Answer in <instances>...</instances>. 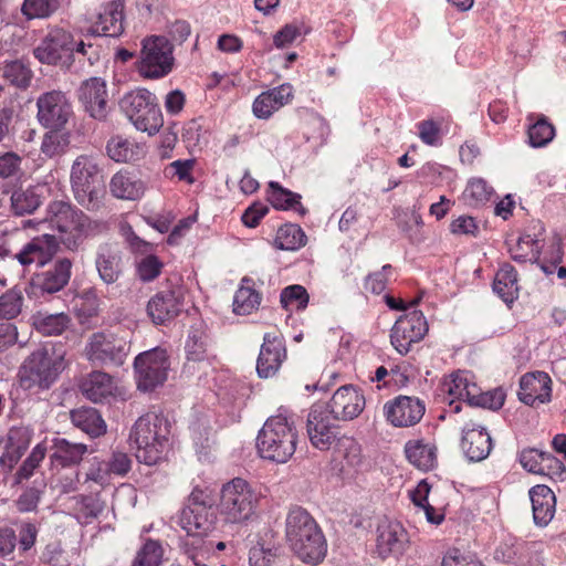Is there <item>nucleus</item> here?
I'll return each instance as SVG.
<instances>
[{"mask_svg":"<svg viewBox=\"0 0 566 566\" xmlns=\"http://www.w3.org/2000/svg\"><path fill=\"white\" fill-rule=\"evenodd\" d=\"M72 262L69 259H60L48 270L35 274L32 286L43 293H56L69 283Z\"/></svg>","mask_w":566,"mask_h":566,"instance_id":"nucleus-27","label":"nucleus"},{"mask_svg":"<svg viewBox=\"0 0 566 566\" xmlns=\"http://www.w3.org/2000/svg\"><path fill=\"white\" fill-rule=\"evenodd\" d=\"M4 77L20 88H27L32 80L31 69L22 61H12L4 66Z\"/></svg>","mask_w":566,"mask_h":566,"instance_id":"nucleus-53","label":"nucleus"},{"mask_svg":"<svg viewBox=\"0 0 566 566\" xmlns=\"http://www.w3.org/2000/svg\"><path fill=\"white\" fill-rule=\"evenodd\" d=\"M301 196L283 188L279 182L269 184L268 200L277 210H294L301 216L306 213V209L300 202Z\"/></svg>","mask_w":566,"mask_h":566,"instance_id":"nucleus-39","label":"nucleus"},{"mask_svg":"<svg viewBox=\"0 0 566 566\" xmlns=\"http://www.w3.org/2000/svg\"><path fill=\"white\" fill-rule=\"evenodd\" d=\"M256 503L251 485L244 479L234 478L223 484L218 506L224 522L243 524L254 514Z\"/></svg>","mask_w":566,"mask_h":566,"instance_id":"nucleus-5","label":"nucleus"},{"mask_svg":"<svg viewBox=\"0 0 566 566\" xmlns=\"http://www.w3.org/2000/svg\"><path fill=\"white\" fill-rule=\"evenodd\" d=\"M59 248L57 240L52 234H42L33 238L15 254L18 262L28 266L36 264L43 266L52 260Z\"/></svg>","mask_w":566,"mask_h":566,"instance_id":"nucleus-21","label":"nucleus"},{"mask_svg":"<svg viewBox=\"0 0 566 566\" xmlns=\"http://www.w3.org/2000/svg\"><path fill=\"white\" fill-rule=\"evenodd\" d=\"M106 154L116 163H132L145 156V148L134 140L116 135L108 139Z\"/></svg>","mask_w":566,"mask_h":566,"instance_id":"nucleus-35","label":"nucleus"},{"mask_svg":"<svg viewBox=\"0 0 566 566\" xmlns=\"http://www.w3.org/2000/svg\"><path fill=\"white\" fill-rule=\"evenodd\" d=\"M184 301L185 289L182 285L168 280L167 285L148 301L147 313L155 324H166L182 312Z\"/></svg>","mask_w":566,"mask_h":566,"instance_id":"nucleus-10","label":"nucleus"},{"mask_svg":"<svg viewBox=\"0 0 566 566\" xmlns=\"http://www.w3.org/2000/svg\"><path fill=\"white\" fill-rule=\"evenodd\" d=\"M285 537L303 563L318 565L326 556L325 536L314 517L302 507L290 510L285 521Z\"/></svg>","mask_w":566,"mask_h":566,"instance_id":"nucleus-1","label":"nucleus"},{"mask_svg":"<svg viewBox=\"0 0 566 566\" xmlns=\"http://www.w3.org/2000/svg\"><path fill=\"white\" fill-rule=\"evenodd\" d=\"M72 192L78 205L96 211L104 205L106 185L96 160L90 155L77 156L70 171Z\"/></svg>","mask_w":566,"mask_h":566,"instance_id":"nucleus-4","label":"nucleus"},{"mask_svg":"<svg viewBox=\"0 0 566 566\" xmlns=\"http://www.w3.org/2000/svg\"><path fill=\"white\" fill-rule=\"evenodd\" d=\"M552 380L546 373L526 374L521 378L518 398L528 406L551 400Z\"/></svg>","mask_w":566,"mask_h":566,"instance_id":"nucleus-24","label":"nucleus"},{"mask_svg":"<svg viewBox=\"0 0 566 566\" xmlns=\"http://www.w3.org/2000/svg\"><path fill=\"white\" fill-rule=\"evenodd\" d=\"M82 394L93 402H101L114 395L116 385L112 376L104 371H92L80 385Z\"/></svg>","mask_w":566,"mask_h":566,"instance_id":"nucleus-33","label":"nucleus"},{"mask_svg":"<svg viewBox=\"0 0 566 566\" xmlns=\"http://www.w3.org/2000/svg\"><path fill=\"white\" fill-rule=\"evenodd\" d=\"M493 291L505 303L513 302L516 297L518 291L517 273L511 264L505 263L500 268L493 282Z\"/></svg>","mask_w":566,"mask_h":566,"instance_id":"nucleus-40","label":"nucleus"},{"mask_svg":"<svg viewBox=\"0 0 566 566\" xmlns=\"http://www.w3.org/2000/svg\"><path fill=\"white\" fill-rule=\"evenodd\" d=\"M260 302V294L254 289L242 284L234 294L233 312L238 315H248L258 308Z\"/></svg>","mask_w":566,"mask_h":566,"instance_id":"nucleus-47","label":"nucleus"},{"mask_svg":"<svg viewBox=\"0 0 566 566\" xmlns=\"http://www.w3.org/2000/svg\"><path fill=\"white\" fill-rule=\"evenodd\" d=\"M23 294L21 290L13 287L0 295V319L11 321L22 311Z\"/></svg>","mask_w":566,"mask_h":566,"instance_id":"nucleus-49","label":"nucleus"},{"mask_svg":"<svg viewBox=\"0 0 566 566\" xmlns=\"http://www.w3.org/2000/svg\"><path fill=\"white\" fill-rule=\"evenodd\" d=\"M385 412L395 427H409L423 417L424 405L417 398L399 396L385 406Z\"/></svg>","mask_w":566,"mask_h":566,"instance_id":"nucleus-22","label":"nucleus"},{"mask_svg":"<svg viewBox=\"0 0 566 566\" xmlns=\"http://www.w3.org/2000/svg\"><path fill=\"white\" fill-rule=\"evenodd\" d=\"M174 46L166 36L150 35L143 40L137 70L145 78H161L174 67Z\"/></svg>","mask_w":566,"mask_h":566,"instance_id":"nucleus-7","label":"nucleus"},{"mask_svg":"<svg viewBox=\"0 0 566 566\" xmlns=\"http://www.w3.org/2000/svg\"><path fill=\"white\" fill-rule=\"evenodd\" d=\"M511 256L517 262L537 261L539 256L538 240L531 234L521 237L517 247L511 250Z\"/></svg>","mask_w":566,"mask_h":566,"instance_id":"nucleus-52","label":"nucleus"},{"mask_svg":"<svg viewBox=\"0 0 566 566\" xmlns=\"http://www.w3.org/2000/svg\"><path fill=\"white\" fill-rule=\"evenodd\" d=\"M36 118L45 128H64L73 116L72 104L65 93L53 90L36 99Z\"/></svg>","mask_w":566,"mask_h":566,"instance_id":"nucleus-11","label":"nucleus"},{"mask_svg":"<svg viewBox=\"0 0 566 566\" xmlns=\"http://www.w3.org/2000/svg\"><path fill=\"white\" fill-rule=\"evenodd\" d=\"M169 436L170 423L164 415L150 411L140 416L129 436L137 460L147 465L156 464L169 448Z\"/></svg>","mask_w":566,"mask_h":566,"instance_id":"nucleus-2","label":"nucleus"},{"mask_svg":"<svg viewBox=\"0 0 566 566\" xmlns=\"http://www.w3.org/2000/svg\"><path fill=\"white\" fill-rule=\"evenodd\" d=\"M30 378L41 388H49L65 368L64 357L53 346L34 350L29 357Z\"/></svg>","mask_w":566,"mask_h":566,"instance_id":"nucleus-12","label":"nucleus"},{"mask_svg":"<svg viewBox=\"0 0 566 566\" xmlns=\"http://www.w3.org/2000/svg\"><path fill=\"white\" fill-rule=\"evenodd\" d=\"M45 453L46 448L42 443L36 444L15 472L14 482L22 483L23 481L29 480L31 476H33L35 470L44 460Z\"/></svg>","mask_w":566,"mask_h":566,"instance_id":"nucleus-51","label":"nucleus"},{"mask_svg":"<svg viewBox=\"0 0 566 566\" xmlns=\"http://www.w3.org/2000/svg\"><path fill=\"white\" fill-rule=\"evenodd\" d=\"M73 39V34L64 28L51 27L41 43L33 50L34 56L41 63L55 65L63 55L70 54Z\"/></svg>","mask_w":566,"mask_h":566,"instance_id":"nucleus-15","label":"nucleus"},{"mask_svg":"<svg viewBox=\"0 0 566 566\" xmlns=\"http://www.w3.org/2000/svg\"><path fill=\"white\" fill-rule=\"evenodd\" d=\"M137 387L142 391H150L165 382L169 368L165 349L154 348L139 354L134 361Z\"/></svg>","mask_w":566,"mask_h":566,"instance_id":"nucleus-9","label":"nucleus"},{"mask_svg":"<svg viewBox=\"0 0 566 566\" xmlns=\"http://www.w3.org/2000/svg\"><path fill=\"white\" fill-rule=\"evenodd\" d=\"M534 523L541 527L548 525L555 515L556 499L553 491L543 484L530 490Z\"/></svg>","mask_w":566,"mask_h":566,"instance_id":"nucleus-31","label":"nucleus"},{"mask_svg":"<svg viewBox=\"0 0 566 566\" xmlns=\"http://www.w3.org/2000/svg\"><path fill=\"white\" fill-rule=\"evenodd\" d=\"M334 461L343 478H355L364 467L360 444L349 437L339 438Z\"/></svg>","mask_w":566,"mask_h":566,"instance_id":"nucleus-23","label":"nucleus"},{"mask_svg":"<svg viewBox=\"0 0 566 566\" xmlns=\"http://www.w3.org/2000/svg\"><path fill=\"white\" fill-rule=\"evenodd\" d=\"M297 430L294 421L283 415L270 417L259 431L256 448L261 458L286 463L296 450Z\"/></svg>","mask_w":566,"mask_h":566,"instance_id":"nucleus-3","label":"nucleus"},{"mask_svg":"<svg viewBox=\"0 0 566 566\" xmlns=\"http://www.w3.org/2000/svg\"><path fill=\"white\" fill-rule=\"evenodd\" d=\"M59 8L60 0H24L21 11L28 20L45 19L56 12Z\"/></svg>","mask_w":566,"mask_h":566,"instance_id":"nucleus-50","label":"nucleus"},{"mask_svg":"<svg viewBox=\"0 0 566 566\" xmlns=\"http://www.w3.org/2000/svg\"><path fill=\"white\" fill-rule=\"evenodd\" d=\"M93 33L118 36L124 31V2L114 0L102 7L92 25Z\"/></svg>","mask_w":566,"mask_h":566,"instance_id":"nucleus-28","label":"nucleus"},{"mask_svg":"<svg viewBox=\"0 0 566 566\" xmlns=\"http://www.w3.org/2000/svg\"><path fill=\"white\" fill-rule=\"evenodd\" d=\"M164 263L154 254L142 258L137 263V275L143 282H151L159 276Z\"/></svg>","mask_w":566,"mask_h":566,"instance_id":"nucleus-58","label":"nucleus"},{"mask_svg":"<svg viewBox=\"0 0 566 566\" xmlns=\"http://www.w3.org/2000/svg\"><path fill=\"white\" fill-rule=\"evenodd\" d=\"M99 279L106 284L115 283L123 272L122 252L116 245L102 244L95 258Z\"/></svg>","mask_w":566,"mask_h":566,"instance_id":"nucleus-29","label":"nucleus"},{"mask_svg":"<svg viewBox=\"0 0 566 566\" xmlns=\"http://www.w3.org/2000/svg\"><path fill=\"white\" fill-rule=\"evenodd\" d=\"M545 452L534 448L525 449L520 453V463L531 473L545 474Z\"/></svg>","mask_w":566,"mask_h":566,"instance_id":"nucleus-60","label":"nucleus"},{"mask_svg":"<svg viewBox=\"0 0 566 566\" xmlns=\"http://www.w3.org/2000/svg\"><path fill=\"white\" fill-rule=\"evenodd\" d=\"M365 407L364 395L354 386L338 388L329 400L327 409L333 420L348 421L357 418Z\"/></svg>","mask_w":566,"mask_h":566,"instance_id":"nucleus-16","label":"nucleus"},{"mask_svg":"<svg viewBox=\"0 0 566 566\" xmlns=\"http://www.w3.org/2000/svg\"><path fill=\"white\" fill-rule=\"evenodd\" d=\"M293 97V87L282 84L260 94L253 103V113L258 118H269L275 111L287 104Z\"/></svg>","mask_w":566,"mask_h":566,"instance_id":"nucleus-30","label":"nucleus"},{"mask_svg":"<svg viewBox=\"0 0 566 566\" xmlns=\"http://www.w3.org/2000/svg\"><path fill=\"white\" fill-rule=\"evenodd\" d=\"M405 452L409 462L422 471L433 469L437 463V448L423 440L407 442Z\"/></svg>","mask_w":566,"mask_h":566,"instance_id":"nucleus-38","label":"nucleus"},{"mask_svg":"<svg viewBox=\"0 0 566 566\" xmlns=\"http://www.w3.org/2000/svg\"><path fill=\"white\" fill-rule=\"evenodd\" d=\"M446 391L457 400L467 401L475 397L476 384L469 371H457L451 375V379L444 384Z\"/></svg>","mask_w":566,"mask_h":566,"instance_id":"nucleus-41","label":"nucleus"},{"mask_svg":"<svg viewBox=\"0 0 566 566\" xmlns=\"http://www.w3.org/2000/svg\"><path fill=\"white\" fill-rule=\"evenodd\" d=\"M327 409L314 407L307 416V434L312 446L318 450H328L337 441V428L332 422Z\"/></svg>","mask_w":566,"mask_h":566,"instance_id":"nucleus-17","label":"nucleus"},{"mask_svg":"<svg viewBox=\"0 0 566 566\" xmlns=\"http://www.w3.org/2000/svg\"><path fill=\"white\" fill-rule=\"evenodd\" d=\"M33 431L28 427H13L7 434L4 452L0 457V468L11 471L30 447Z\"/></svg>","mask_w":566,"mask_h":566,"instance_id":"nucleus-26","label":"nucleus"},{"mask_svg":"<svg viewBox=\"0 0 566 566\" xmlns=\"http://www.w3.org/2000/svg\"><path fill=\"white\" fill-rule=\"evenodd\" d=\"M441 566H483V564L473 553L451 548L444 554Z\"/></svg>","mask_w":566,"mask_h":566,"instance_id":"nucleus-59","label":"nucleus"},{"mask_svg":"<svg viewBox=\"0 0 566 566\" xmlns=\"http://www.w3.org/2000/svg\"><path fill=\"white\" fill-rule=\"evenodd\" d=\"M428 332L426 317L420 311L401 315L394 324L390 340L395 349L407 355L411 345L420 342Z\"/></svg>","mask_w":566,"mask_h":566,"instance_id":"nucleus-13","label":"nucleus"},{"mask_svg":"<svg viewBox=\"0 0 566 566\" xmlns=\"http://www.w3.org/2000/svg\"><path fill=\"white\" fill-rule=\"evenodd\" d=\"M391 271V265L386 264L378 272L369 274L365 280V290L374 294H380L385 291L387 284V274Z\"/></svg>","mask_w":566,"mask_h":566,"instance_id":"nucleus-64","label":"nucleus"},{"mask_svg":"<svg viewBox=\"0 0 566 566\" xmlns=\"http://www.w3.org/2000/svg\"><path fill=\"white\" fill-rule=\"evenodd\" d=\"M554 135V126L544 118L538 119L528 128V140L533 147L547 145L553 139Z\"/></svg>","mask_w":566,"mask_h":566,"instance_id":"nucleus-57","label":"nucleus"},{"mask_svg":"<svg viewBox=\"0 0 566 566\" xmlns=\"http://www.w3.org/2000/svg\"><path fill=\"white\" fill-rule=\"evenodd\" d=\"M130 352V343L111 332L93 333L86 342L84 355L95 366H122Z\"/></svg>","mask_w":566,"mask_h":566,"instance_id":"nucleus-8","label":"nucleus"},{"mask_svg":"<svg viewBox=\"0 0 566 566\" xmlns=\"http://www.w3.org/2000/svg\"><path fill=\"white\" fill-rule=\"evenodd\" d=\"M71 319L65 313L49 314L38 312L32 316V325L43 335H61L70 324Z\"/></svg>","mask_w":566,"mask_h":566,"instance_id":"nucleus-42","label":"nucleus"},{"mask_svg":"<svg viewBox=\"0 0 566 566\" xmlns=\"http://www.w3.org/2000/svg\"><path fill=\"white\" fill-rule=\"evenodd\" d=\"M492 193V189L483 179H473L465 188L464 195L475 203L486 201Z\"/></svg>","mask_w":566,"mask_h":566,"instance_id":"nucleus-63","label":"nucleus"},{"mask_svg":"<svg viewBox=\"0 0 566 566\" xmlns=\"http://www.w3.org/2000/svg\"><path fill=\"white\" fill-rule=\"evenodd\" d=\"M409 545L408 533L397 521H381L377 526L376 552L382 559L401 556Z\"/></svg>","mask_w":566,"mask_h":566,"instance_id":"nucleus-14","label":"nucleus"},{"mask_svg":"<svg viewBox=\"0 0 566 566\" xmlns=\"http://www.w3.org/2000/svg\"><path fill=\"white\" fill-rule=\"evenodd\" d=\"M286 358L284 339L280 334L266 333L256 360V371L261 378L274 376Z\"/></svg>","mask_w":566,"mask_h":566,"instance_id":"nucleus-18","label":"nucleus"},{"mask_svg":"<svg viewBox=\"0 0 566 566\" xmlns=\"http://www.w3.org/2000/svg\"><path fill=\"white\" fill-rule=\"evenodd\" d=\"M109 190L117 199L137 200L143 196L145 185L130 172L119 170L111 178Z\"/></svg>","mask_w":566,"mask_h":566,"instance_id":"nucleus-36","label":"nucleus"},{"mask_svg":"<svg viewBox=\"0 0 566 566\" xmlns=\"http://www.w3.org/2000/svg\"><path fill=\"white\" fill-rule=\"evenodd\" d=\"M41 205V196L35 188L18 189L11 196V209L14 214L34 212Z\"/></svg>","mask_w":566,"mask_h":566,"instance_id":"nucleus-45","label":"nucleus"},{"mask_svg":"<svg viewBox=\"0 0 566 566\" xmlns=\"http://www.w3.org/2000/svg\"><path fill=\"white\" fill-rule=\"evenodd\" d=\"M78 224L80 227H77L75 237H67L64 241L65 248L71 251L77 250L86 237L102 233L108 229L106 222L101 220H92L83 211L82 216H80Z\"/></svg>","mask_w":566,"mask_h":566,"instance_id":"nucleus-44","label":"nucleus"},{"mask_svg":"<svg viewBox=\"0 0 566 566\" xmlns=\"http://www.w3.org/2000/svg\"><path fill=\"white\" fill-rule=\"evenodd\" d=\"M305 234L298 226L285 224L277 230L275 245L281 250H296L305 244Z\"/></svg>","mask_w":566,"mask_h":566,"instance_id":"nucleus-48","label":"nucleus"},{"mask_svg":"<svg viewBox=\"0 0 566 566\" xmlns=\"http://www.w3.org/2000/svg\"><path fill=\"white\" fill-rule=\"evenodd\" d=\"M461 447L470 461H482L492 449V440L490 434L483 428L467 426L463 429Z\"/></svg>","mask_w":566,"mask_h":566,"instance_id":"nucleus-32","label":"nucleus"},{"mask_svg":"<svg viewBox=\"0 0 566 566\" xmlns=\"http://www.w3.org/2000/svg\"><path fill=\"white\" fill-rule=\"evenodd\" d=\"M48 213L51 226L61 233L60 240L63 244L65 238L75 237L80 227L81 210L65 201H53L49 206Z\"/></svg>","mask_w":566,"mask_h":566,"instance_id":"nucleus-25","label":"nucleus"},{"mask_svg":"<svg viewBox=\"0 0 566 566\" xmlns=\"http://www.w3.org/2000/svg\"><path fill=\"white\" fill-rule=\"evenodd\" d=\"M308 301L310 295L306 289L298 284L286 286L282 290L280 295V303L285 310L291 305H294L296 310H304L307 306Z\"/></svg>","mask_w":566,"mask_h":566,"instance_id":"nucleus-55","label":"nucleus"},{"mask_svg":"<svg viewBox=\"0 0 566 566\" xmlns=\"http://www.w3.org/2000/svg\"><path fill=\"white\" fill-rule=\"evenodd\" d=\"M78 101L91 117L103 120L108 113L105 82L99 77L84 81L77 92Z\"/></svg>","mask_w":566,"mask_h":566,"instance_id":"nucleus-20","label":"nucleus"},{"mask_svg":"<svg viewBox=\"0 0 566 566\" xmlns=\"http://www.w3.org/2000/svg\"><path fill=\"white\" fill-rule=\"evenodd\" d=\"M51 450L50 459L52 464L65 468L78 464L87 452V447L84 443H75L64 438H56L53 440Z\"/></svg>","mask_w":566,"mask_h":566,"instance_id":"nucleus-34","label":"nucleus"},{"mask_svg":"<svg viewBox=\"0 0 566 566\" xmlns=\"http://www.w3.org/2000/svg\"><path fill=\"white\" fill-rule=\"evenodd\" d=\"M475 397L471 399L470 406L483 407L491 410L500 409L505 400V392L502 388H495L489 391H481L476 386Z\"/></svg>","mask_w":566,"mask_h":566,"instance_id":"nucleus-56","label":"nucleus"},{"mask_svg":"<svg viewBox=\"0 0 566 566\" xmlns=\"http://www.w3.org/2000/svg\"><path fill=\"white\" fill-rule=\"evenodd\" d=\"M187 358L200 361L206 357V337L199 331H193L186 343Z\"/></svg>","mask_w":566,"mask_h":566,"instance_id":"nucleus-61","label":"nucleus"},{"mask_svg":"<svg viewBox=\"0 0 566 566\" xmlns=\"http://www.w3.org/2000/svg\"><path fill=\"white\" fill-rule=\"evenodd\" d=\"M41 142V153L48 158L60 157L70 146V133L64 128H49Z\"/></svg>","mask_w":566,"mask_h":566,"instance_id":"nucleus-43","label":"nucleus"},{"mask_svg":"<svg viewBox=\"0 0 566 566\" xmlns=\"http://www.w3.org/2000/svg\"><path fill=\"white\" fill-rule=\"evenodd\" d=\"M71 57L78 62H87L90 65L96 64L101 59V46L84 40L76 41L73 39V43L70 50Z\"/></svg>","mask_w":566,"mask_h":566,"instance_id":"nucleus-54","label":"nucleus"},{"mask_svg":"<svg viewBox=\"0 0 566 566\" xmlns=\"http://www.w3.org/2000/svg\"><path fill=\"white\" fill-rule=\"evenodd\" d=\"M72 423L91 437H99L106 432V423L99 412L91 407H82L71 411Z\"/></svg>","mask_w":566,"mask_h":566,"instance_id":"nucleus-37","label":"nucleus"},{"mask_svg":"<svg viewBox=\"0 0 566 566\" xmlns=\"http://www.w3.org/2000/svg\"><path fill=\"white\" fill-rule=\"evenodd\" d=\"M164 557V548L158 541L147 539L137 551L132 566H160Z\"/></svg>","mask_w":566,"mask_h":566,"instance_id":"nucleus-46","label":"nucleus"},{"mask_svg":"<svg viewBox=\"0 0 566 566\" xmlns=\"http://www.w3.org/2000/svg\"><path fill=\"white\" fill-rule=\"evenodd\" d=\"M119 106L127 118L140 132L154 135L163 126V116L156 97L145 88L124 95Z\"/></svg>","mask_w":566,"mask_h":566,"instance_id":"nucleus-6","label":"nucleus"},{"mask_svg":"<svg viewBox=\"0 0 566 566\" xmlns=\"http://www.w3.org/2000/svg\"><path fill=\"white\" fill-rule=\"evenodd\" d=\"M193 501L182 509L179 516V525L188 535L203 536L213 530L214 515L205 503L198 502L195 492L191 494Z\"/></svg>","mask_w":566,"mask_h":566,"instance_id":"nucleus-19","label":"nucleus"},{"mask_svg":"<svg viewBox=\"0 0 566 566\" xmlns=\"http://www.w3.org/2000/svg\"><path fill=\"white\" fill-rule=\"evenodd\" d=\"M22 158L13 151H0V178L15 177L21 170Z\"/></svg>","mask_w":566,"mask_h":566,"instance_id":"nucleus-62","label":"nucleus"}]
</instances>
